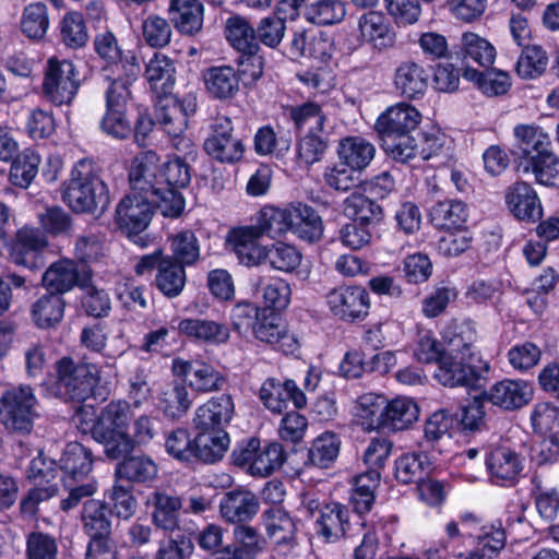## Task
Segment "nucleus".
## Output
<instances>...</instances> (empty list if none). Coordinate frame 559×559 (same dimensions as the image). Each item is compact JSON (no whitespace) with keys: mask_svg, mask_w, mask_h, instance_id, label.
<instances>
[{"mask_svg":"<svg viewBox=\"0 0 559 559\" xmlns=\"http://www.w3.org/2000/svg\"><path fill=\"white\" fill-rule=\"evenodd\" d=\"M82 522L85 533L91 537L110 534L111 523L107 515V509L99 500L91 499L84 503Z\"/></svg>","mask_w":559,"mask_h":559,"instance_id":"09e8293b","label":"nucleus"},{"mask_svg":"<svg viewBox=\"0 0 559 559\" xmlns=\"http://www.w3.org/2000/svg\"><path fill=\"white\" fill-rule=\"evenodd\" d=\"M38 416V400L32 386L21 384L2 393L0 421L8 430L27 433Z\"/></svg>","mask_w":559,"mask_h":559,"instance_id":"39448f33","label":"nucleus"},{"mask_svg":"<svg viewBox=\"0 0 559 559\" xmlns=\"http://www.w3.org/2000/svg\"><path fill=\"white\" fill-rule=\"evenodd\" d=\"M547 64L548 57L542 47L527 46L516 62V72L523 79H535L544 73Z\"/></svg>","mask_w":559,"mask_h":559,"instance_id":"0e129e2a","label":"nucleus"},{"mask_svg":"<svg viewBox=\"0 0 559 559\" xmlns=\"http://www.w3.org/2000/svg\"><path fill=\"white\" fill-rule=\"evenodd\" d=\"M340 447V437L332 431H324L312 441L309 462L314 466L326 468L336 460Z\"/></svg>","mask_w":559,"mask_h":559,"instance_id":"a18cd8bd","label":"nucleus"},{"mask_svg":"<svg viewBox=\"0 0 559 559\" xmlns=\"http://www.w3.org/2000/svg\"><path fill=\"white\" fill-rule=\"evenodd\" d=\"M349 510L340 502H330L319 510L314 523L316 534L325 543H335L345 536L349 528Z\"/></svg>","mask_w":559,"mask_h":559,"instance_id":"a211bd4d","label":"nucleus"},{"mask_svg":"<svg viewBox=\"0 0 559 559\" xmlns=\"http://www.w3.org/2000/svg\"><path fill=\"white\" fill-rule=\"evenodd\" d=\"M421 121V114L407 103L388 107L376 120V131L381 139L412 133Z\"/></svg>","mask_w":559,"mask_h":559,"instance_id":"9b49d317","label":"nucleus"},{"mask_svg":"<svg viewBox=\"0 0 559 559\" xmlns=\"http://www.w3.org/2000/svg\"><path fill=\"white\" fill-rule=\"evenodd\" d=\"M170 255L177 263L183 266L194 264L200 257V246L195 235L190 230H185L171 238Z\"/></svg>","mask_w":559,"mask_h":559,"instance_id":"680f3d73","label":"nucleus"},{"mask_svg":"<svg viewBox=\"0 0 559 559\" xmlns=\"http://www.w3.org/2000/svg\"><path fill=\"white\" fill-rule=\"evenodd\" d=\"M49 28V17L46 4L29 3L25 7L21 20V29L31 39L43 38Z\"/></svg>","mask_w":559,"mask_h":559,"instance_id":"864d4df0","label":"nucleus"},{"mask_svg":"<svg viewBox=\"0 0 559 559\" xmlns=\"http://www.w3.org/2000/svg\"><path fill=\"white\" fill-rule=\"evenodd\" d=\"M198 460L214 463L221 460L229 448L230 439L225 429L198 431L194 438Z\"/></svg>","mask_w":559,"mask_h":559,"instance_id":"58836bf2","label":"nucleus"},{"mask_svg":"<svg viewBox=\"0 0 559 559\" xmlns=\"http://www.w3.org/2000/svg\"><path fill=\"white\" fill-rule=\"evenodd\" d=\"M429 74L415 61H404L395 70L394 86L399 93L409 99L421 97L428 87Z\"/></svg>","mask_w":559,"mask_h":559,"instance_id":"a878e982","label":"nucleus"},{"mask_svg":"<svg viewBox=\"0 0 559 559\" xmlns=\"http://www.w3.org/2000/svg\"><path fill=\"white\" fill-rule=\"evenodd\" d=\"M427 454L421 452L406 453L395 462V476L403 484L417 483L429 469Z\"/></svg>","mask_w":559,"mask_h":559,"instance_id":"de8ad7c7","label":"nucleus"},{"mask_svg":"<svg viewBox=\"0 0 559 559\" xmlns=\"http://www.w3.org/2000/svg\"><path fill=\"white\" fill-rule=\"evenodd\" d=\"M177 329L180 335L198 343L219 345L229 338L228 326L214 320L185 318L178 322Z\"/></svg>","mask_w":559,"mask_h":559,"instance_id":"412c9836","label":"nucleus"},{"mask_svg":"<svg viewBox=\"0 0 559 559\" xmlns=\"http://www.w3.org/2000/svg\"><path fill=\"white\" fill-rule=\"evenodd\" d=\"M146 504L154 508L152 519L157 527L174 531L178 526V512L181 508L178 497L154 491L147 497Z\"/></svg>","mask_w":559,"mask_h":559,"instance_id":"f704fd0d","label":"nucleus"},{"mask_svg":"<svg viewBox=\"0 0 559 559\" xmlns=\"http://www.w3.org/2000/svg\"><path fill=\"white\" fill-rule=\"evenodd\" d=\"M39 155L33 150H25L13 160L10 178L13 185L27 188L38 173Z\"/></svg>","mask_w":559,"mask_h":559,"instance_id":"6e6d98bb","label":"nucleus"},{"mask_svg":"<svg viewBox=\"0 0 559 559\" xmlns=\"http://www.w3.org/2000/svg\"><path fill=\"white\" fill-rule=\"evenodd\" d=\"M463 76L474 82L478 90L489 97L506 94L512 84L510 75L501 70L479 72L475 69H466Z\"/></svg>","mask_w":559,"mask_h":559,"instance_id":"37998d69","label":"nucleus"},{"mask_svg":"<svg viewBox=\"0 0 559 559\" xmlns=\"http://www.w3.org/2000/svg\"><path fill=\"white\" fill-rule=\"evenodd\" d=\"M534 388L524 380H502L491 386L489 401L504 409H516L528 404L533 399Z\"/></svg>","mask_w":559,"mask_h":559,"instance_id":"5701e85b","label":"nucleus"},{"mask_svg":"<svg viewBox=\"0 0 559 559\" xmlns=\"http://www.w3.org/2000/svg\"><path fill=\"white\" fill-rule=\"evenodd\" d=\"M173 369L176 374L185 377L189 385L199 392L219 390L224 383L221 372L204 361L175 359Z\"/></svg>","mask_w":559,"mask_h":559,"instance_id":"f3484780","label":"nucleus"},{"mask_svg":"<svg viewBox=\"0 0 559 559\" xmlns=\"http://www.w3.org/2000/svg\"><path fill=\"white\" fill-rule=\"evenodd\" d=\"M58 543L55 536L41 531L26 536V559H57Z\"/></svg>","mask_w":559,"mask_h":559,"instance_id":"774afa93","label":"nucleus"},{"mask_svg":"<svg viewBox=\"0 0 559 559\" xmlns=\"http://www.w3.org/2000/svg\"><path fill=\"white\" fill-rule=\"evenodd\" d=\"M166 452L181 462L198 460L194 439H191L186 429L171 431L165 440Z\"/></svg>","mask_w":559,"mask_h":559,"instance_id":"338daca9","label":"nucleus"},{"mask_svg":"<svg viewBox=\"0 0 559 559\" xmlns=\"http://www.w3.org/2000/svg\"><path fill=\"white\" fill-rule=\"evenodd\" d=\"M236 465L252 476L266 477L278 469L285 461L281 443L270 442L263 448L259 439L251 438L241 443L233 453Z\"/></svg>","mask_w":559,"mask_h":559,"instance_id":"0eeeda50","label":"nucleus"},{"mask_svg":"<svg viewBox=\"0 0 559 559\" xmlns=\"http://www.w3.org/2000/svg\"><path fill=\"white\" fill-rule=\"evenodd\" d=\"M197 110V97L193 93L182 98L175 95L160 96L156 104V120L163 130L173 138L180 136L188 128V119Z\"/></svg>","mask_w":559,"mask_h":559,"instance_id":"1a4fd4ad","label":"nucleus"},{"mask_svg":"<svg viewBox=\"0 0 559 559\" xmlns=\"http://www.w3.org/2000/svg\"><path fill=\"white\" fill-rule=\"evenodd\" d=\"M476 362L483 364L480 359L471 360L467 356L463 358L461 355L444 354L436 371V379L451 388L471 385L478 377Z\"/></svg>","mask_w":559,"mask_h":559,"instance_id":"dca6fc26","label":"nucleus"},{"mask_svg":"<svg viewBox=\"0 0 559 559\" xmlns=\"http://www.w3.org/2000/svg\"><path fill=\"white\" fill-rule=\"evenodd\" d=\"M263 301L266 307L283 310L290 302L292 289L289 284L281 277H271L267 282L259 281Z\"/></svg>","mask_w":559,"mask_h":559,"instance_id":"e2e57ef3","label":"nucleus"},{"mask_svg":"<svg viewBox=\"0 0 559 559\" xmlns=\"http://www.w3.org/2000/svg\"><path fill=\"white\" fill-rule=\"evenodd\" d=\"M513 132L525 164L552 151L549 134L538 126L518 124Z\"/></svg>","mask_w":559,"mask_h":559,"instance_id":"cd10ccee","label":"nucleus"},{"mask_svg":"<svg viewBox=\"0 0 559 559\" xmlns=\"http://www.w3.org/2000/svg\"><path fill=\"white\" fill-rule=\"evenodd\" d=\"M56 373L53 394L66 401L87 400L99 381L96 365L75 361L70 357H62L56 362Z\"/></svg>","mask_w":559,"mask_h":559,"instance_id":"20e7f679","label":"nucleus"},{"mask_svg":"<svg viewBox=\"0 0 559 559\" xmlns=\"http://www.w3.org/2000/svg\"><path fill=\"white\" fill-rule=\"evenodd\" d=\"M235 412L230 395L222 394L210 399L195 411L193 423L198 431L225 429Z\"/></svg>","mask_w":559,"mask_h":559,"instance_id":"ddd939ff","label":"nucleus"},{"mask_svg":"<svg viewBox=\"0 0 559 559\" xmlns=\"http://www.w3.org/2000/svg\"><path fill=\"white\" fill-rule=\"evenodd\" d=\"M292 214L290 233L307 242H316L323 236V222L318 212H300Z\"/></svg>","mask_w":559,"mask_h":559,"instance_id":"4d7b16f0","label":"nucleus"},{"mask_svg":"<svg viewBox=\"0 0 559 559\" xmlns=\"http://www.w3.org/2000/svg\"><path fill=\"white\" fill-rule=\"evenodd\" d=\"M59 465L66 474L64 484L70 487V480H80L92 471V452L79 442H70L59 459Z\"/></svg>","mask_w":559,"mask_h":559,"instance_id":"c85d7f7f","label":"nucleus"},{"mask_svg":"<svg viewBox=\"0 0 559 559\" xmlns=\"http://www.w3.org/2000/svg\"><path fill=\"white\" fill-rule=\"evenodd\" d=\"M358 29L364 41L376 49L390 48L395 43V33L383 13L369 11L358 19Z\"/></svg>","mask_w":559,"mask_h":559,"instance_id":"b1692460","label":"nucleus"},{"mask_svg":"<svg viewBox=\"0 0 559 559\" xmlns=\"http://www.w3.org/2000/svg\"><path fill=\"white\" fill-rule=\"evenodd\" d=\"M61 197L70 210H107L109 190L99 177V168L92 158L78 160L70 179L61 187Z\"/></svg>","mask_w":559,"mask_h":559,"instance_id":"7ed1b4c3","label":"nucleus"},{"mask_svg":"<svg viewBox=\"0 0 559 559\" xmlns=\"http://www.w3.org/2000/svg\"><path fill=\"white\" fill-rule=\"evenodd\" d=\"M226 38L237 50L245 52H257L259 49V38L257 28L238 15L230 16L226 21Z\"/></svg>","mask_w":559,"mask_h":559,"instance_id":"ea45409f","label":"nucleus"},{"mask_svg":"<svg viewBox=\"0 0 559 559\" xmlns=\"http://www.w3.org/2000/svg\"><path fill=\"white\" fill-rule=\"evenodd\" d=\"M328 139L310 131L300 138L296 144V156L299 165L311 166L320 162L328 150Z\"/></svg>","mask_w":559,"mask_h":559,"instance_id":"bf43d9fd","label":"nucleus"},{"mask_svg":"<svg viewBox=\"0 0 559 559\" xmlns=\"http://www.w3.org/2000/svg\"><path fill=\"white\" fill-rule=\"evenodd\" d=\"M447 345L444 354L467 356L471 360H478L479 356L475 347L477 331L472 321H454L450 323L442 335Z\"/></svg>","mask_w":559,"mask_h":559,"instance_id":"aec40b11","label":"nucleus"},{"mask_svg":"<svg viewBox=\"0 0 559 559\" xmlns=\"http://www.w3.org/2000/svg\"><path fill=\"white\" fill-rule=\"evenodd\" d=\"M534 430L544 436L559 432V408L549 402L537 403L531 413Z\"/></svg>","mask_w":559,"mask_h":559,"instance_id":"69168bd1","label":"nucleus"},{"mask_svg":"<svg viewBox=\"0 0 559 559\" xmlns=\"http://www.w3.org/2000/svg\"><path fill=\"white\" fill-rule=\"evenodd\" d=\"M219 510L225 521L241 523L251 520L258 513L259 500L249 490H233L223 497Z\"/></svg>","mask_w":559,"mask_h":559,"instance_id":"393cba45","label":"nucleus"},{"mask_svg":"<svg viewBox=\"0 0 559 559\" xmlns=\"http://www.w3.org/2000/svg\"><path fill=\"white\" fill-rule=\"evenodd\" d=\"M346 15L344 0H312L304 8L305 19L317 25H333Z\"/></svg>","mask_w":559,"mask_h":559,"instance_id":"a19ab883","label":"nucleus"},{"mask_svg":"<svg viewBox=\"0 0 559 559\" xmlns=\"http://www.w3.org/2000/svg\"><path fill=\"white\" fill-rule=\"evenodd\" d=\"M64 301L59 295H45L32 307V317L35 324L41 329L51 328L59 323L63 317Z\"/></svg>","mask_w":559,"mask_h":559,"instance_id":"c03bdc74","label":"nucleus"},{"mask_svg":"<svg viewBox=\"0 0 559 559\" xmlns=\"http://www.w3.org/2000/svg\"><path fill=\"white\" fill-rule=\"evenodd\" d=\"M192 404L189 392L183 384L175 383L167 386L160 394L158 406L165 416L179 418L187 413Z\"/></svg>","mask_w":559,"mask_h":559,"instance_id":"603ef678","label":"nucleus"},{"mask_svg":"<svg viewBox=\"0 0 559 559\" xmlns=\"http://www.w3.org/2000/svg\"><path fill=\"white\" fill-rule=\"evenodd\" d=\"M462 50L466 60H472L481 67H489L496 59V48L484 37L467 32L462 35Z\"/></svg>","mask_w":559,"mask_h":559,"instance_id":"49530a36","label":"nucleus"},{"mask_svg":"<svg viewBox=\"0 0 559 559\" xmlns=\"http://www.w3.org/2000/svg\"><path fill=\"white\" fill-rule=\"evenodd\" d=\"M509 210H542V202L532 185L516 181L504 192Z\"/></svg>","mask_w":559,"mask_h":559,"instance_id":"13d9d810","label":"nucleus"},{"mask_svg":"<svg viewBox=\"0 0 559 559\" xmlns=\"http://www.w3.org/2000/svg\"><path fill=\"white\" fill-rule=\"evenodd\" d=\"M384 404L385 397L381 394L370 392L360 395L352 411L355 423L365 431L383 428Z\"/></svg>","mask_w":559,"mask_h":559,"instance_id":"c756f323","label":"nucleus"},{"mask_svg":"<svg viewBox=\"0 0 559 559\" xmlns=\"http://www.w3.org/2000/svg\"><path fill=\"white\" fill-rule=\"evenodd\" d=\"M160 176L167 187L151 189L144 194L131 192L118 204L116 210H185L186 201L180 189L190 182V169L180 157H173L165 162Z\"/></svg>","mask_w":559,"mask_h":559,"instance_id":"f03ea898","label":"nucleus"},{"mask_svg":"<svg viewBox=\"0 0 559 559\" xmlns=\"http://www.w3.org/2000/svg\"><path fill=\"white\" fill-rule=\"evenodd\" d=\"M331 313L340 320L354 322L364 320L370 308L367 290L360 286H340L326 295Z\"/></svg>","mask_w":559,"mask_h":559,"instance_id":"9d476101","label":"nucleus"},{"mask_svg":"<svg viewBox=\"0 0 559 559\" xmlns=\"http://www.w3.org/2000/svg\"><path fill=\"white\" fill-rule=\"evenodd\" d=\"M186 266L177 263L170 255H166L158 265L155 276L157 289L168 298L179 296L186 285Z\"/></svg>","mask_w":559,"mask_h":559,"instance_id":"c9c22d12","label":"nucleus"},{"mask_svg":"<svg viewBox=\"0 0 559 559\" xmlns=\"http://www.w3.org/2000/svg\"><path fill=\"white\" fill-rule=\"evenodd\" d=\"M141 71L136 57H131L122 63V71L117 72V76L109 79L108 87L105 92L106 108L126 110L130 98L129 85L138 78Z\"/></svg>","mask_w":559,"mask_h":559,"instance_id":"4be33fe9","label":"nucleus"},{"mask_svg":"<svg viewBox=\"0 0 559 559\" xmlns=\"http://www.w3.org/2000/svg\"><path fill=\"white\" fill-rule=\"evenodd\" d=\"M419 408L409 397L400 396L385 401L383 411V428L403 430L418 419Z\"/></svg>","mask_w":559,"mask_h":559,"instance_id":"72a5a7b5","label":"nucleus"},{"mask_svg":"<svg viewBox=\"0 0 559 559\" xmlns=\"http://www.w3.org/2000/svg\"><path fill=\"white\" fill-rule=\"evenodd\" d=\"M263 237L258 226H241L231 229L227 235V242L233 247L238 260L247 266H257L263 263L264 249L259 243Z\"/></svg>","mask_w":559,"mask_h":559,"instance_id":"4468645a","label":"nucleus"},{"mask_svg":"<svg viewBox=\"0 0 559 559\" xmlns=\"http://www.w3.org/2000/svg\"><path fill=\"white\" fill-rule=\"evenodd\" d=\"M263 262L269 261L271 266L281 272H293L301 263V252L293 245L275 242L264 249Z\"/></svg>","mask_w":559,"mask_h":559,"instance_id":"3c124183","label":"nucleus"},{"mask_svg":"<svg viewBox=\"0 0 559 559\" xmlns=\"http://www.w3.org/2000/svg\"><path fill=\"white\" fill-rule=\"evenodd\" d=\"M176 67L174 61L164 53L155 52L145 67V79L151 88L160 97L170 95L175 85Z\"/></svg>","mask_w":559,"mask_h":559,"instance_id":"7c9ffc66","label":"nucleus"},{"mask_svg":"<svg viewBox=\"0 0 559 559\" xmlns=\"http://www.w3.org/2000/svg\"><path fill=\"white\" fill-rule=\"evenodd\" d=\"M94 49L97 56L107 63L109 67H115L116 71H122V63L131 58V56H124L120 48L118 40L114 33L106 31L99 33L94 39Z\"/></svg>","mask_w":559,"mask_h":559,"instance_id":"052dcab7","label":"nucleus"},{"mask_svg":"<svg viewBox=\"0 0 559 559\" xmlns=\"http://www.w3.org/2000/svg\"><path fill=\"white\" fill-rule=\"evenodd\" d=\"M152 212H116L115 221L119 229L130 238L134 243L144 248L147 241L141 234L148 226Z\"/></svg>","mask_w":559,"mask_h":559,"instance_id":"5fc2aeb1","label":"nucleus"},{"mask_svg":"<svg viewBox=\"0 0 559 559\" xmlns=\"http://www.w3.org/2000/svg\"><path fill=\"white\" fill-rule=\"evenodd\" d=\"M48 247L44 234L34 227L19 229L11 248V258L17 265L34 269L38 265L40 253Z\"/></svg>","mask_w":559,"mask_h":559,"instance_id":"6ab92c4d","label":"nucleus"},{"mask_svg":"<svg viewBox=\"0 0 559 559\" xmlns=\"http://www.w3.org/2000/svg\"><path fill=\"white\" fill-rule=\"evenodd\" d=\"M524 171L532 173L535 180L543 186L559 187V157L554 151L524 164Z\"/></svg>","mask_w":559,"mask_h":559,"instance_id":"8fccbe9b","label":"nucleus"},{"mask_svg":"<svg viewBox=\"0 0 559 559\" xmlns=\"http://www.w3.org/2000/svg\"><path fill=\"white\" fill-rule=\"evenodd\" d=\"M81 86L80 73L67 59L49 58L41 83L43 98L53 106H70Z\"/></svg>","mask_w":559,"mask_h":559,"instance_id":"423d86ee","label":"nucleus"},{"mask_svg":"<svg viewBox=\"0 0 559 559\" xmlns=\"http://www.w3.org/2000/svg\"><path fill=\"white\" fill-rule=\"evenodd\" d=\"M336 155L340 162L361 173L374 158L376 147L362 136L350 135L338 142Z\"/></svg>","mask_w":559,"mask_h":559,"instance_id":"bb28decb","label":"nucleus"},{"mask_svg":"<svg viewBox=\"0 0 559 559\" xmlns=\"http://www.w3.org/2000/svg\"><path fill=\"white\" fill-rule=\"evenodd\" d=\"M207 92L215 98L226 99L236 95L239 90V78L229 66L213 67L204 74Z\"/></svg>","mask_w":559,"mask_h":559,"instance_id":"4c0bfd02","label":"nucleus"},{"mask_svg":"<svg viewBox=\"0 0 559 559\" xmlns=\"http://www.w3.org/2000/svg\"><path fill=\"white\" fill-rule=\"evenodd\" d=\"M169 17L180 33L192 35L202 27L203 4L200 0H171Z\"/></svg>","mask_w":559,"mask_h":559,"instance_id":"473e14b6","label":"nucleus"},{"mask_svg":"<svg viewBox=\"0 0 559 559\" xmlns=\"http://www.w3.org/2000/svg\"><path fill=\"white\" fill-rule=\"evenodd\" d=\"M233 121L225 116L216 117L212 124V132L204 141V151L213 159L234 164L239 162L246 147L241 139L234 135Z\"/></svg>","mask_w":559,"mask_h":559,"instance_id":"6e6552de","label":"nucleus"},{"mask_svg":"<svg viewBox=\"0 0 559 559\" xmlns=\"http://www.w3.org/2000/svg\"><path fill=\"white\" fill-rule=\"evenodd\" d=\"M486 467L492 483L512 485L524 468V457L511 448L500 445L487 454Z\"/></svg>","mask_w":559,"mask_h":559,"instance_id":"f8f14e48","label":"nucleus"},{"mask_svg":"<svg viewBox=\"0 0 559 559\" xmlns=\"http://www.w3.org/2000/svg\"><path fill=\"white\" fill-rule=\"evenodd\" d=\"M156 463L147 455H133L124 459L116 466V477L132 483H147L157 475Z\"/></svg>","mask_w":559,"mask_h":559,"instance_id":"79ce46f5","label":"nucleus"},{"mask_svg":"<svg viewBox=\"0 0 559 559\" xmlns=\"http://www.w3.org/2000/svg\"><path fill=\"white\" fill-rule=\"evenodd\" d=\"M75 418L83 431L91 430L93 438L104 445L108 457L118 460L133 451V441L129 433L132 413L128 402H110L103 408L99 417H96L92 407H83Z\"/></svg>","mask_w":559,"mask_h":559,"instance_id":"f257e3e1","label":"nucleus"},{"mask_svg":"<svg viewBox=\"0 0 559 559\" xmlns=\"http://www.w3.org/2000/svg\"><path fill=\"white\" fill-rule=\"evenodd\" d=\"M262 518L266 535L275 545H290L294 542L296 525L286 511L271 508L263 512Z\"/></svg>","mask_w":559,"mask_h":559,"instance_id":"e433bc0d","label":"nucleus"},{"mask_svg":"<svg viewBox=\"0 0 559 559\" xmlns=\"http://www.w3.org/2000/svg\"><path fill=\"white\" fill-rule=\"evenodd\" d=\"M394 188V180L382 173L370 181L358 186L345 200L347 210H381L378 201L383 200Z\"/></svg>","mask_w":559,"mask_h":559,"instance_id":"2eb2a0df","label":"nucleus"},{"mask_svg":"<svg viewBox=\"0 0 559 559\" xmlns=\"http://www.w3.org/2000/svg\"><path fill=\"white\" fill-rule=\"evenodd\" d=\"M80 280L78 265L69 259H60L45 271L41 277L44 287L51 295H61L72 289Z\"/></svg>","mask_w":559,"mask_h":559,"instance_id":"2f4dec72","label":"nucleus"}]
</instances>
